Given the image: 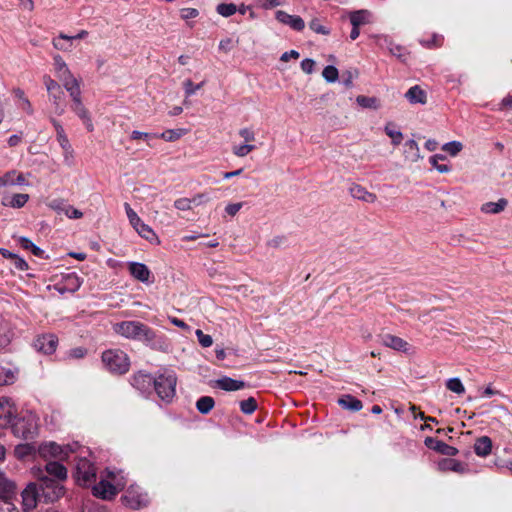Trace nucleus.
Listing matches in <instances>:
<instances>
[{
	"label": "nucleus",
	"mask_w": 512,
	"mask_h": 512,
	"mask_svg": "<svg viewBox=\"0 0 512 512\" xmlns=\"http://www.w3.org/2000/svg\"><path fill=\"white\" fill-rule=\"evenodd\" d=\"M114 331L127 338L152 345L156 339L155 331L139 321H122L114 325Z\"/></svg>",
	"instance_id": "1"
},
{
	"label": "nucleus",
	"mask_w": 512,
	"mask_h": 512,
	"mask_svg": "<svg viewBox=\"0 0 512 512\" xmlns=\"http://www.w3.org/2000/svg\"><path fill=\"white\" fill-rule=\"evenodd\" d=\"M33 474L37 479L40 497L43 502L53 503L64 496V486L60 482L46 475L41 468L34 470Z\"/></svg>",
	"instance_id": "2"
},
{
	"label": "nucleus",
	"mask_w": 512,
	"mask_h": 512,
	"mask_svg": "<svg viewBox=\"0 0 512 512\" xmlns=\"http://www.w3.org/2000/svg\"><path fill=\"white\" fill-rule=\"evenodd\" d=\"M177 376L172 370H165L155 376L153 390L165 404L173 402L176 396Z\"/></svg>",
	"instance_id": "3"
},
{
	"label": "nucleus",
	"mask_w": 512,
	"mask_h": 512,
	"mask_svg": "<svg viewBox=\"0 0 512 512\" xmlns=\"http://www.w3.org/2000/svg\"><path fill=\"white\" fill-rule=\"evenodd\" d=\"M104 367L115 375H123L129 371L130 359L128 355L120 349H108L101 356Z\"/></svg>",
	"instance_id": "4"
},
{
	"label": "nucleus",
	"mask_w": 512,
	"mask_h": 512,
	"mask_svg": "<svg viewBox=\"0 0 512 512\" xmlns=\"http://www.w3.org/2000/svg\"><path fill=\"white\" fill-rule=\"evenodd\" d=\"M43 83L46 87L49 101L54 106L55 114L61 116L65 112V94L60 84L52 79L49 75L43 77Z\"/></svg>",
	"instance_id": "5"
},
{
	"label": "nucleus",
	"mask_w": 512,
	"mask_h": 512,
	"mask_svg": "<svg viewBox=\"0 0 512 512\" xmlns=\"http://www.w3.org/2000/svg\"><path fill=\"white\" fill-rule=\"evenodd\" d=\"M127 217L130 224L137 231V233L145 238L150 243H159V239L155 232L138 217L137 213L131 208L128 203L124 204Z\"/></svg>",
	"instance_id": "6"
},
{
	"label": "nucleus",
	"mask_w": 512,
	"mask_h": 512,
	"mask_svg": "<svg viewBox=\"0 0 512 512\" xmlns=\"http://www.w3.org/2000/svg\"><path fill=\"white\" fill-rule=\"evenodd\" d=\"M74 452L71 445L61 446L55 442L43 443L38 448V453L43 458H56L61 461L68 459L69 455Z\"/></svg>",
	"instance_id": "7"
},
{
	"label": "nucleus",
	"mask_w": 512,
	"mask_h": 512,
	"mask_svg": "<svg viewBox=\"0 0 512 512\" xmlns=\"http://www.w3.org/2000/svg\"><path fill=\"white\" fill-rule=\"evenodd\" d=\"M121 502L131 509H141L146 507L149 501L147 494L142 493L139 487L130 486L121 496Z\"/></svg>",
	"instance_id": "8"
},
{
	"label": "nucleus",
	"mask_w": 512,
	"mask_h": 512,
	"mask_svg": "<svg viewBox=\"0 0 512 512\" xmlns=\"http://www.w3.org/2000/svg\"><path fill=\"white\" fill-rule=\"evenodd\" d=\"M12 432L15 436L23 438L25 440L32 439L36 434V424L31 419L14 417L12 423H10Z\"/></svg>",
	"instance_id": "9"
},
{
	"label": "nucleus",
	"mask_w": 512,
	"mask_h": 512,
	"mask_svg": "<svg viewBox=\"0 0 512 512\" xmlns=\"http://www.w3.org/2000/svg\"><path fill=\"white\" fill-rule=\"evenodd\" d=\"M155 377L149 373L138 371L130 378L131 385L138 390L142 395L149 396L153 392Z\"/></svg>",
	"instance_id": "10"
},
{
	"label": "nucleus",
	"mask_w": 512,
	"mask_h": 512,
	"mask_svg": "<svg viewBox=\"0 0 512 512\" xmlns=\"http://www.w3.org/2000/svg\"><path fill=\"white\" fill-rule=\"evenodd\" d=\"M75 477L78 482L88 485L96 480V472L93 465L87 459H80L76 465Z\"/></svg>",
	"instance_id": "11"
},
{
	"label": "nucleus",
	"mask_w": 512,
	"mask_h": 512,
	"mask_svg": "<svg viewBox=\"0 0 512 512\" xmlns=\"http://www.w3.org/2000/svg\"><path fill=\"white\" fill-rule=\"evenodd\" d=\"M124 488V484L113 485L108 481L101 480L99 483L93 486V495L103 500L113 499L119 490Z\"/></svg>",
	"instance_id": "12"
},
{
	"label": "nucleus",
	"mask_w": 512,
	"mask_h": 512,
	"mask_svg": "<svg viewBox=\"0 0 512 512\" xmlns=\"http://www.w3.org/2000/svg\"><path fill=\"white\" fill-rule=\"evenodd\" d=\"M34 347L44 354H52L56 351L58 338L54 334H43L34 340Z\"/></svg>",
	"instance_id": "13"
},
{
	"label": "nucleus",
	"mask_w": 512,
	"mask_h": 512,
	"mask_svg": "<svg viewBox=\"0 0 512 512\" xmlns=\"http://www.w3.org/2000/svg\"><path fill=\"white\" fill-rule=\"evenodd\" d=\"M23 505L27 509H33L37 506V502L42 501L37 482L29 483L22 492Z\"/></svg>",
	"instance_id": "14"
},
{
	"label": "nucleus",
	"mask_w": 512,
	"mask_h": 512,
	"mask_svg": "<svg viewBox=\"0 0 512 512\" xmlns=\"http://www.w3.org/2000/svg\"><path fill=\"white\" fill-rule=\"evenodd\" d=\"M424 444L427 448L450 457L456 456L459 452L457 448L450 446L434 437H426Z\"/></svg>",
	"instance_id": "15"
},
{
	"label": "nucleus",
	"mask_w": 512,
	"mask_h": 512,
	"mask_svg": "<svg viewBox=\"0 0 512 512\" xmlns=\"http://www.w3.org/2000/svg\"><path fill=\"white\" fill-rule=\"evenodd\" d=\"M275 18L282 24L288 25L295 31H302L305 28L304 20L298 15H290L285 11L278 10L275 13Z\"/></svg>",
	"instance_id": "16"
},
{
	"label": "nucleus",
	"mask_w": 512,
	"mask_h": 512,
	"mask_svg": "<svg viewBox=\"0 0 512 512\" xmlns=\"http://www.w3.org/2000/svg\"><path fill=\"white\" fill-rule=\"evenodd\" d=\"M71 110L83 121L89 131L93 130V124L88 110L82 103L81 95L72 97Z\"/></svg>",
	"instance_id": "17"
},
{
	"label": "nucleus",
	"mask_w": 512,
	"mask_h": 512,
	"mask_svg": "<svg viewBox=\"0 0 512 512\" xmlns=\"http://www.w3.org/2000/svg\"><path fill=\"white\" fill-rule=\"evenodd\" d=\"M42 470L46 475L58 482L64 481L67 478V468L58 461L47 462Z\"/></svg>",
	"instance_id": "18"
},
{
	"label": "nucleus",
	"mask_w": 512,
	"mask_h": 512,
	"mask_svg": "<svg viewBox=\"0 0 512 512\" xmlns=\"http://www.w3.org/2000/svg\"><path fill=\"white\" fill-rule=\"evenodd\" d=\"M15 408L8 398H0V428H5L12 423L15 415Z\"/></svg>",
	"instance_id": "19"
},
{
	"label": "nucleus",
	"mask_w": 512,
	"mask_h": 512,
	"mask_svg": "<svg viewBox=\"0 0 512 512\" xmlns=\"http://www.w3.org/2000/svg\"><path fill=\"white\" fill-rule=\"evenodd\" d=\"M128 270L136 280L143 283L150 281L151 272L145 264L140 262H130L128 264Z\"/></svg>",
	"instance_id": "20"
},
{
	"label": "nucleus",
	"mask_w": 512,
	"mask_h": 512,
	"mask_svg": "<svg viewBox=\"0 0 512 512\" xmlns=\"http://www.w3.org/2000/svg\"><path fill=\"white\" fill-rule=\"evenodd\" d=\"M438 469L442 472L453 471L463 474L467 471V467L462 462L453 458H444L438 462Z\"/></svg>",
	"instance_id": "21"
},
{
	"label": "nucleus",
	"mask_w": 512,
	"mask_h": 512,
	"mask_svg": "<svg viewBox=\"0 0 512 512\" xmlns=\"http://www.w3.org/2000/svg\"><path fill=\"white\" fill-rule=\"evenodd\" d=\"M349 192L353 198L367 203H373L377 199V196L374 193L367 191L366 188L359 184H352L349 188Z\"/></svg>",
	"instance_id": "22"
},
{
	"label": "nucleus",
	"mask_w": 512,
	"mask_h": 512,
	"mask_svg": "<svg viewBox=\"0 0 512 512\" xmlns=\"http://www.w3.org/2000/svg\"><path fill=\"white\" fill-rule=\"evenodd\" d=\"M381 343L389 348H392L397 351L405 352L407 350L408 343L398 336H394L391 334H384L380 336Z\"/></svg>",
	"instance_id": "23"
},
{
	"label": "nucleus",
	"mask_w": 512,
	"mask_h": 512,
	"mask_svg": "<svg viewBox=\"0 0 512 512\" xmlns=\"http://www.w3.org/2000/svg\"><path fill=\"white\" fill-rule=\"evenodd\" d=\"M59 80L62 82L71 98L81 95L80 83L71 72L68 73V75L59 78Z\"/></svg>",
	"instance_id": "24"
},
{
	"label": "nucleus",
	"mask_w": 512,
	"mask_h": 512,
	"mask_svg": "<svg viewBox=\"0 0 512 512\" xmlns=\"http://www.w3.org/2000/svg\"><path fill=\"white\" fill-rule=\"evenodd\" d=\"M216 386L224 391H237L245 388L246 384L244 381L224 376L216 380Z\"/></svg>",
	"instance_id": "25"
},
{
	"label": "nucleus",
	"mask_w": 512,
	"mask_h": 512,
	"mask_svg": "<svg viewBox=\"0 0 512 512\" xmlns=\"http://www.w3.org/2000/svg\"><path fill=\"white\" fill-rule=\"evenodd\" d=\"M405 97L411 104H425L427 102V94L419 85L409 88Z\"/></svg>",
	"instance_id": "26"
},
{
	"label": "nucleus",
	"mask_w": 512,
	"mask_h": 512,
	"mask_svg": "<svg viewBox=\"0 0 512 512\" xmlns=\"http://www.w3.org/2000/svg\"><path fill=\"white\" fill-rule=\"evenodd\" d=\"M492 440L488 436H481L476 439L474 452L477 456L486 457L491 453Z\"/></svg>",
	"instance_id": "27"
},
{
	"label": "nucleus",
	"mask_w": 512,
	"mask_h": 512,
	"mask_svg": "<svg viewBox=\"0 0 512 512\" xmlns=\"http://www.w3.org/2000/svg\"><path fill=\"white\" fill-rule=\"evenodd\" d=\"M372 14L368 10H356L349 14L350 23L352 26L361 27L371 22Z\"/></svg>",
	"instance_id": "28"
},
{
	"label": "nucleus",
	"mask_w": 512,
	"mask_h": 512,
	"mask_svg": "<svg viewBox=\"0 0 512 512\" xmlns=\"http://www.w3.org/2000/svg\"><path fill=\"white\" fill-rule=\"evenodd\" d=\"M338 404L342 408H344L346 410H350L352 412H358L363 407L362 402L350 394L343 395L341 398H339Z\"/></svg>",
	"instance_id": "29"
},
{
	"label": "nucleus",
	"mask_w": 512,
	"mask_h": 512,
	"mask_svg": "<svg viewBox=\"0 0 512 512\" xmlns=\"http://www.w3.org/2000/svg\"><path fill=\"white\" fill-rule=\"evenodd\" d=\"M404 157L410 162H417L420 158V149L415 140H408L404 143Z\"/></svg>",
	"instance_id": "30"
},
{
	"label": "nucleus",
	"mask_w": 512,
	"mask_h": 512,
	"mask_svg": "<svg viewBox=\"0 0 512 512\" xmlns=\"http://www.w3.org/2000/svg\"><path fill=\"white\" fill-rule=\"evenodd\" d=\"M18 243L20 246L25 250H30L33 255L39 258H48V256L45 255V251L41 249L40 247L36 246L30 239L27 237H19Z\"/></svg>",
	"instance_id": "31"
},
{
	"label": "nucleus",
	"mask_w": 512,
	"mask_h": 512,
	"mask_svg": "<svg viewBox=\"0 0 512 512\" xmlns=\"http://www.w3.org/2000/svg\"><path fill=\"white\" fill-rule=\"evenodd\" d=\"M215 406V401L211 396H202L196 401V409L199 413L207 415Z\"/></svg>",
	"instance_id": "32"
},
{
	"label": "nucleus",
	"mask_w": 512,
	"mask_h": 512,
	"mask_svg": "<svg viewBox=\"0 0 512 512\" xmlns=\"http://www.w3.org/2000/svg\"><path fill=\"white\" fill-rule=\"evenodd\" d=\"M508 201L505 198L499 199L497 202H487L482 205L481 210L485 213L497 214L505 209Z\"/></svg>",
	"instance_id": "33"
},
{
	"label": "nucleus",
	"mask_w": 512,
	"mask_h": 512,
	"mask_svg": "<svg viewBox=\"0 0 512 512\" xmlns=\"http://www.w3.org/2000/svg\"><path fill=\"white\" fill-rule=\"evenodd\" d=\"M17 370L0 366V386L13 384L16 380Z\"/></svg>",
	"instance_id": "34"
},
{
	"label": "nucleus",
	"mask_w": 512,
	"mask_h": 512,
	"mask_svg": "<svg viewBox=\"0 0 512 512\" xmlns=\"http://www.w3.org/2000/svg\"><path fill=\"white\" fill-rule=\"evenodd\" d=\"M64 282L66 289L71 292L77 291L82 285L81 279L74 272L66 274L64 276Z\"/></svg>",
	"instance_id": "35"
},
{
	"label": "nucleus",
	"mask_w": 512,
	"mask_h": 512,
	"mask_svg": "<svg viewBox=\"0 0 512 512\" xmlns=\"http://www.w3.org/2000/svg\"><path fill=\"white\" fill-rule=\"evenodd\" d=\"M36 447L33 444H19L15 447V455L18 459H25L29 456L34 455Z\"/></svg>",
	"instance_id": "36"
},
{
	"label": "nucleus",
	"mask_w": 512,
	"mask_h": 512,
	"mask_svg": "<svg viewBox=\"0 0 512 512\" xmlns=\"http://www.w3.org/2000/svg\"><path fill=\"white\" fill-rule=\"evenodd\" d=\"M384 130H385L386 135L391 138L392 144L394 146H398L401 144L402 139H403V134H402V132L395 130L394 125L392 123H388L385 126Z\"/></svg>",
	"instance_id": "37"
},
{
	"label": "nucleus",
	"mask_w": 512,
	"mask_h": 512,
	"mask_svg": "<svg viewBox=\"0 0 512 512\" xmlns=\"http://www.w3.org/2000/svg\"><path fill=\"white\" fill-rule=\"evenodd\" d=\"M185 134L184 129H169L161 134H158V138H161L168 142H173L181 138Z\"/></svg>",
	"instance_id": "38"
},
{
	"label": "nucleus",
	"mask_w": 512,
	"mask_h": 512,
	"mask_svg": "<svg viewBox=\"0 0 512 512\" xmlns=\"http://www.w3.org/2000/svg\"><path fill=\"white\" fill-rule=\"evenodd\" d=\"M445 159H446L445 155L436 154L429 158V162L439 173H448L451 171V167L446 164L438 163V160H445Z\"/></svg>",
	"instance_id": "39"
},
{
	"label": "nucleus",
	"mask_w": 512,
	"mask_h": 512,
	"mask_svg": "<svg viewBox=\"0 0 512 512\" xmlns=\"http://www.w3.org/2000/svg\"><path fill=\"white\" fill-rule=\"evenodd\" d=\"M53 46L57 50L67 51L72 46V41L69 40V36L66 34H60L53 40Z\"/></svg>",
	"instance_id": "40"
},
{
	"label": "nucleus",
	"mask_w": 512,
	"mask_h": 512,
	"mask_svg": "<svg viewBox=\"0 0 512 512\" xmlns=\"http://www.w3.org/2000/svg\"><path fill=\"white\" fill-rule=\"evenodd\" d=\"M357 103L363 108L378 109L379 100L376 97L360 95L356 98Z\"/></svg>",
	"instance_id": "41"
},
{
	"label": "nucleus",
	"mask_w": 512,
	"mask_h": 512,
	"mask_svg": "<svg viewBox=\"0 0 512 512\" xmlns=\"http://www.w3.org/2000/svg\"><path fill=\"white\" fill-rule=\"evenodd\" d=\"M15 489V484L5 478H0V498H8Z\"/></svg>",
	"instance_id": "42"
},
{
	"label": "nucleus",
	"mask_w": 512,
	"mask_h": 512,
	"mask_svg": "<svg viewBox=\"0 0 512 512\" xmlns=\"http://www.w3.org/2000/svg\"><path fill=\"white\" fill-rule=\"evenodd\" d=\"M54 66L57 73L58 79L68 75L71 71L69 70L67 64L63 60V58L60 55L54 56Z\"/></svg>",
	"instance_id": "43"
},
{
	"label": "nucleus",
	"mask_w": 512,
	"mask_h": 512,
	"mask_svg": "<svg viewBox=\"0 0 512 512\" xmlns=\"http://www.w3.org/2000/svg\"><path fill=\"white\" fill-rule=\"evenodd\" d=\"M257 401L254 397H249L240 402V410L242 413L250 415L257 409Z\"/></svg>",
	"instance_id": "44"
},
{
	"label": "nucleus",
	"mask_w": 512,
	"mask_h": 512,
	"mask_svg": "<svg viewBox=\"0 0 512 512\" xmlns=\"http://www.w3.org/2000/svg\"><path fill=\"white\" fill-rule=\"evenodd\" d=\"M197 198H204V194H198L193 199L179 198L174 202V206L181 211L190 210L192 202H195Z\"/></svg>",
	"instance_id": "45"
},
{
	"label": "nucleus",
	"mask_w": 512,
	"mask_h": 512,
	"mask_svg": "<svg viewBox=\"0 0 512 512\" xmlns=\"http://www.w3.org/2000/svg\"><path fill=\"white\" fill-rule=\"evenodd\" d=\"M216 11L223 17H230L237 11V6L233 3H220L216 7Z\"/></svg>",
	"instance_id": "46"
},
{
	"label": "nucleus",
	"mask_w": 512,
	"mask_h": 512,
	"mask_svg": "<svg viewBox=\"0 0 512 512\" xmlns=\"http://www.w3.org/2000/svg\"><path fill=\"white\" fill-rule=\"evenodd\" d=\"M446 387L448 390L459 395L465 392L464 385L462 384L461 380L457 377L448 379L446 382Z\"/></svg>",
	"instance_id": "47"
},
{
	"label": "nucleus",
	"mask_w": 512,
	"mask_h": 512,
	"mask_svg": "<svg viewBox=\"0 0 512 512\" xmlns=\"http://www.w3.org/2000/svg\"><path fill=\"white\" fill-rule=\"evenodd\" d=\"M322 76L328 83H334L339 77V72L335 66L328 65L323 69Z\"/></svg>",
	"instance_id": "48"
},
{
	"label": "nucleus",
	"mask_w": 512,
	"mask_h": 512,
	"mask_svg": "<svg viewBox=\"0 0 512 512\" xmlns=\"http://www.w3.org/2000/svg\"><path fill=\"white\" fill-rule=\"evenodd\" d=\"M462 148L463 145L459 141H450L442 146V150L451 156H456L462 150Z\"/></svg>",
	"instance_id": "49"
},
{
	"label": "nucleus",
	"mask_w": 512,
	"mask_h": 512,
	"mask_svg": "<svg viewBox=\"0 0 512 512\" xmlns=\"http://www.w3.org/2000/svg\"><path fill=\"white\" fill-rule=\"evenodd\" d=\"M28 200V194H15L12 196L9 205L13 208H21L27 203Z\"/></svg>",
	"instance_id": "50"
},
{
	"label": "nucleus",
	"mask_w": 512,
	"mask_h": 512,
	"mask_svg": "<svg viewBox=\"0 0 512 512\" xmlns=\"http://www.w3.org/2000/svg\"><path fill=\"white\" fill-rule=\"evenodd\" d=\"M309 27L312 31H314L317 34H322V35L330 34V30L326 26L322 25L320 20L317 18L310 21Z\"/></svg>",
	"instance_id": "51"
},
{
	"label": "nucleus",
	"mask_w": 512,
	"mask_h": 512,
	"mask_svg": "<svg viewBox=\"0 0 512 512\" xmlns=\"http://www.w3.org/2000/svg\"><path fill=\"white\" fill-rule=\"evenodd\" d=\"M256 147L251 144H243L233 147V153L238 157H244L253 151Z\"/></svg>",
	"instance_id": "52"
},
{
	"label": "nucleus",
	"mask_w": 512,
	"mask_h": 512,
	"mask_svg": "<svg viewBox=\"0 0 512 512\" xmlns=\"http://www.w3.org/2000/svg\"><path fill=\"white\" fill-rule=\"evenodd\" d=\"M196 336L198 339V342L202 347H210L213 344V339L210 335L205 334L202 330L197 329L196 330Z\"/></svg>",
	"instance_id": "53"
},
{
	"label": "nucleus",
	"mask_w": 512,
	"mask_h": 512,
	"mask_svg": "<svg viewBox=\"0 0 512 512\" xmlns=\"http://www.w3.org/2000/svg\"><path fill=\"white\" fill-rule=\"evenodd\" d=\"M204 82L194 84L190 79L184 82V90L187 97L193 95L197 90L203 86Z\"/></svg>",
	"instance_id": "54"
},
{
	"label": "nucleus",
	"mask_w": 512,
	"mask_h": 512,
	"mask_svg": "<svg viewBox=\"0 0 512 512\" xmlns=\"http://www.w3.org/2000/svg\"><path fill=\"white\" fill-rule=\"evenodd\" d=\"M130 138L132 140H138V139H145L149 141L150 139H156L158 138V134L156 133H147V132H140L137 130L132 131Z\"/></svg>",
	"instance_id": "55"
},
{
	"label": "nucleus",
	"mask_w": 512,
	"mask_h": 512,
	"mask_svg": "<svg viewBox=\"0 0 512 512\" xmlns=\"http://www.w3.org/2000/svg\"><path fill=\"white\" fill-rule=\"evenodd\" d=\"M57 141L65 153L73 154L72 146L66 134L57 136Z\"/></svg>",
	"instance_id": "56"
},
{
	"label": "nucleus",
	"mask_w": 512,
	"mask_h": 512,
	"mask_svg": "<svg viewBox=\"0 0 512 512\" xmlns=\"http://www.w3.org/2000/svg\"><path fill=\"white\" fill-rule=\"evenodd\" d=\"M357 75H358V72L356 70L354 72L350 71V70L343 72V74H342L343 84L348 88L351 87L353 78Z\"/></svg>",
	"instance_id": "57"
},
{
	"label": "nucleus",
	"mask_w": 512,
	"mask_h": 512,
	"mask_svg": "<svg viewBox=\"0 0 512 512\" xmlns=\"http://www.w3.org/2000/svg\"><path fill=\"white\" fill-rule=\"evenodd\" d=\"M314 68L315 61L313 59L305 58L304 60H302L301 69L303 70V72H305L306 74H311L313 73Z\"/></svg>",
	"instance_id": "58"
},
{
	"label": "nucleus",
	"mask_w": 512,
	"mask_h": 512,
	"mask_svg": "<svg viewBox=\"0 0 512 512\" xmlns=\"http://www.w3.org/2000/svg\"><path fill=\"white\" fill-rule=\"evenodd\" d=\"M65 215L70 219H80L82 218L83 213L80 210L74 208L73 206L67 205V207L65 208Z\"/></svg>",
	"instance_id": "59"
},
{
	"label": "nucleus",
	"mask_w": 512,
	"mask_h": 512,
	"mask_svg": "<svg viewBox=\"0 0 512 512\" xmlns=\"http://www.w3.org/2000/svg\"><path fill=\"white\" fill-rule=\"evenodd\" d=\"M180 12L181 18L184 20L196 18L199 15V11L196 8H183Z\"/></svg>",
	"instance_id": "60"
},
{
	"label": "nucleus",
	"mask_w": 512,
	"mask_h": 512,
	"mask_svg": "<svg viewBox=\"0 0 512 512\" xmlns=\"http://www.w3.org/2000/svg\"><path fill=\"white\" fill-rule=\"evenodd\" d=\"M239 135L245 140L246 144L255 140V133L249 128L240 129Z\"/></svg>",
	"instance_id": "61"
},
{
	"label": "nucleus",
	"mask_w": 512,
	"mask_h": 512,
	"mask_svg": "<svg viewBox=\"0 0 512 512\" xmlns=\"http://www.w3.org/2000/svg\"><path fill=\"white\" fill-rule=\"evenodd\" d=\"M242 206H243V204L241 202L228 204L225 207V212L228 215L233 217L239 212V210L242 208Z\"/></svg>",
	"instance_id": "62"
},
{
	"label": "nucleus",
	"mask_w": 512,
	"mask_h": 512,
	"mask_svg": "<svg viewBox=\"0 0 512 512\" xmlns=\"http://www.w3.org/2000/svg\"><path fill=\"white\" fill-rule=\"evenodd\" d=\"M12 264L14 265V267L16 269H18L20 271H25L29 268L28 263L18 255L14 258V260L12 261Z\"/></svg>",
	"instance_id": "63"
},
{
	"label": "nucleus",
	"mask_w": 512,
	"mask_h": 512,
	"mask_svg": "<svg viewBox=\"0 0 512 512\" xmlns=\"http://www.w3.org/2000/svg\"><path fill=\"white\" fill-rule=\"evenodd\" d=\"M50 207L58 213L63 212L65 214V208L67 207V204H65L63 200H53L50 204Z\"/></svg>",
	"instance_id": "64"
}]
</instances>
